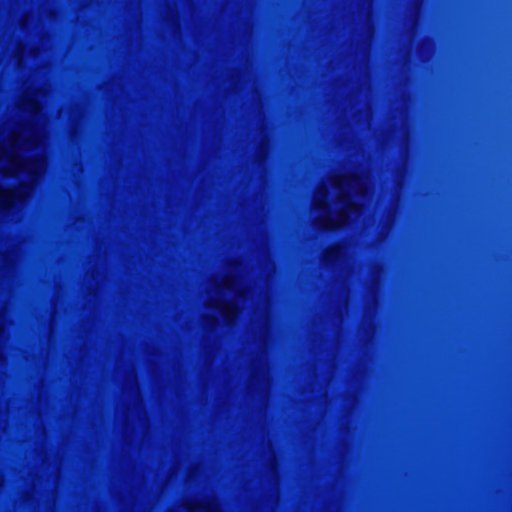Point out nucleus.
<instances>
[{"instance_id":"f257e3e1","label":"nucleus","mask_w":512,"mask_h":512,"mask_svg":"<svg viewBox=\"0 0 512 512\" xmlns=\"http://www.w3.org/2000/svg\"><path fill=\"white\" fill-rule=\"evenodd\" d=\"M340 248L338 245L330 247L324 254V261L327 263H334L339 259Z\"/></svg>"},{"instance_id":"f03ea898","label":"nucleus","mask_w":512,"mask_h":512,"mask_svg":"<svg viewBox=\"0 0 512 512\" xmlns=\"http://www.w3.org/2000/svg\"><path fill=\"white\" fill-rule=\"evenodd\" d=\"M15 198L8 195L0 198V207L2 210H10L14 205Z\"/></svg>"},{"instance_id":"7ed1b4c3","label":"nucleus","mask_w":512,"mask_h":512,"mask_svg":"<svg viewBox=\"0 0 512 512\" xmlns=\"http://www.w3.org/2000/svg\"><path fill=\"white\" fill-rule=\"evenodd\" d=\"M224 315H225V318H226L227 320H229V315H228V313H227L226 311L224 312Z\"/></svg>"}]
</instances>
